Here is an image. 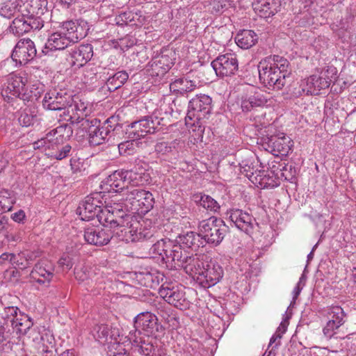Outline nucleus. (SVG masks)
Here are the masks:
<instances>
[{"label": "nucleus", "mask_w": 356, "mask_h": 356, "mask_svg": "<svg viewBox=\"0 0 356 356\" xmlns=\"http://www.w3.org/2000/svg\"><path fill=\"white\" fill-rule=\"evenodd\" d=\"M186 263L185 272L204 288L215 285L223 276L222 268L206 254H192Z\"/></svg>", "instance_id": "obj_1"}, {"label": "nucleus", "mask_w": 356, "mask_h": 356, "mask_svg": "<svg viewBox=\"0 0 356 356\" xmlns=\"http://www.w3.org/2000/svg\"><path fill=\"white\" fill-rule=\"evenodd\" d=\"M289 62L284 57L274 55L262 59L258 65L259 77L266 87L281 90L290 74Z\"/></svg>", "instance_id": "obj_2"}, {"label": "nucleus", "mask_w": 356, "mask_h": 356, "mask_svg": "<svg viewBox=\"0 0 356 356\" xmlns=\"http://www.w3.org/2000/svg\"><path fill=\"white\" fill-rule=\"evenodd\" d=\"M124 227L121 232L117 231L120 240L126 242H135L150 238L154 232L152 220L144 218L141 215L125 214Z\"/></svg>", "instance_id": "obj_3"}, {"label": "nucleus", "mask_w": 356, "mask_h": 356, "mask_svg": "<svg viewBox=\"0 0 356 356\" xmlns=\"http://www.w3.org/2000/svg\"><path fill=\"white\" fill-rule=\"evenodd\" d=\"M211 108L212 99L207 95H197L189 101L186 122L195 126L199 136H202L204 131V124L209 118Z\"/></svg>", "instance_id": "obj_4"}, {"label": "nucleus", "mask_w": 356, "mask_h": 356, "mask_svg": "<svg viewBox=\"0 0 356 356\" xmlns=\"http://www.w3.org/2000/svg\"><path fill=\"white\" fill-rule=\"evenodd\" d=\"M337 70L332 67H328L326 70H322L312 74L309 77L301 80L298 90L294 91L296 97L302 94L317 95L321 90L328 88L331 83L336 79Z\"/></svg>", "instance_id": "obj_5"}, {"label": "nucleus", "mask_w": 356, "mask_h": 356, "mask_svg": "<svg viewBox=\"0 0 356 356\" xmlns=\"http://www.w3.org/2000/svg\"><path fill=\"white\" fill-rule=\"evenodd\" d=\"M154 198L152 193L143 189L135 188L126 193L122 206L131 214H145L153 208Z\"/></svg>", "instance_id": "obj_6"}, {"label": "nucleus", "mask_w": 356, "mask_h": 356, "mask_svg": "<svg viewBox=\"0 0 356 356\" xmlns=\"http://www.w3.org/2000/svg\"><path fill=\"white\" fill-rule=\"evenodd\" d=\"M198 229L204 243L206 242L213 246L220 245L227 232L225 222L215 216L202 220Z\"/></svg>", "instance_id": "obj_7"}, {"label": "nucleus", "mask_w": 356, "mask_h": 356, "mask_svg": "<svg viewBox=\"0 0 356 356\" xmlns=\"http://www.w3.org/2000/svg\"><path fill=\"white\" fill-rule=\"evenodd\" d=\"M86 130L88 135V142L91 146H98L107 143L114 131L111 119L108 118L101 124L100 120L93 118L90 121H83L81 131Z\"/></svg>", "instance_id": "obj_8"}, {"label": "nucleus", "mask_w": 356, "mask_h": 356, "mask_svg": "<svg viewBox=\"0 0 356 356\" xmlns=\"http://www.w3.org/2000/svg\"><path fill=\"white\" fill-rule=\"evenodd\" d=\"M3 82L1 86V95L7 103H11L17 99L25 102L29 98L24 94V87L28 82L24 74H10L3 80Z\"/></svg>", "instance_id": "obj_9"}, {"label": "nucleus", "mask_w": 356, "mask_h": 356, "mask_svg": "<svg viewBox=\"0 0 356 356\" xmlns=\"http://www.w3.org/2000/svg\"><path fill=\"white\" fill-rule=\"evenodd\" d=\"M166 125L165 118L159 116L158 111H155L150 116L132 122L128 131L129 135L134 140H138L148 134H154L159 131L162 127Z\"/></svg>", "instance_id": "obj_10"}, {"label": "nucleus", "mask_w": 356, "mask_h": 356, "mask_svg": "<svg viewBox=\"0 0 356 356\" xmlns=\"http://www.w3.org/2000/svg\"><path fill=\"white\" fill-rule=\"evenodd\" d=\"M128 339L134 352L143 356H162L163 349L158 346V341L152 335H139L138 332H129Z\"/></svg>", "instance_id": "obj_11"}, {"label": "nucleus", "mask_w": 356, "mask_h": 356, "mask_svg": "<svg viewBox=\"0 0 356 356\" xmlns=\"http://www.w3.org/2000/svg\"><path fill=\"white\" fill-rule=\"evenodd\" d=\"M92 334L99 343L110 344L108 347L110 352L127 351L118 341L120 337V330L118 327L104 323L96 325L92 330Z\"/></svg>", "instance_id": "obj_12"}, {"label": "nucleus", "mask_w": 356, "mask_h": 356, "mask_svg": "<svg viewBox=\"0 0 356 356\" xmlns=\"http://www.w3.org/2000/svg\"><path fill=\"white\" fill-rule=\"evenodd\" d=\"M125 214L122 205L117 204L114 208L112 206H106L102 208L97 218L105 227L110 226L109 229H113L112 233L117 236L116 232H121L124 227Z\"/></svg>", "instance_id": "obj_13"}, {"label": "nucleus", "mask_w": 356, "mask_h": 356, "mask_svg": "<svg viewBox=\"0 0 356 356\" xmlns=\"http://www.w3.org/2000/svg\"><path fill=\"white\" fill-rule=\"evenodd\" d=\"M160 296L168 304L181 310H184L190 307V301L186 297L185 289L182 285H172L165 282L159 289Z\"/></svg>", "instance_id": "obj_14"}, {"label": "nucleus", "mask_w": 356, "mask_h": 356, "mask_svg": "<svg viewBox=\"0 0 356 356\" xmlns=\"http://www.w3.org/2000/svg\"><path fill=\"white\" fill-rule=\"evenodd\" d=\"M65 109V120L73 125L81 124L80 129L83 128V121H90L86 118L90 113L91 108L88 102L79 97H71V101Z\"/></svg>", "instance_id": "obj_15"}, {"label": "nucleus", "mask_w": 356, "mask_h": 356, "mask_svg": "<svg viewBox=\"0 0 356 356\" xmlns=\"http://www.w3.org/2000/svg\"><path fill=\"white\" fill-rule=\"evenodd\" d=\"M148 168L147 162L136 159L129 169L124 170L129 185L138 186L149 183L151 176L148 172Z\"/></svg>", "instance_id": "obj_16"}, {"label": "nucleus", "mask_w": 356, "mask_h": 356, "mask_svg": "<svg viewBox=\"0 0 356 356\" xmlns=\"http://www.w3.org/2000/svg\"><path fill=\"white\" fill-rule=\"evenodd\" d=\"M103 208L102 195L99 193L90 194L85 197V200L80 203L76 209V213L79 214L83 220H92L97 218Z\"/></svg>", "instance_id": "obj_17"}, {"label": "nucleus", "mask_w": 356, "mask_h": 356, "mask_svg": "<svg viewBox=\"0 0 356 356\" xmlns=\"http://www.w3.org/2000/svg\"><path fill=\"white\" fill-rule=\"evenodd\" d=\"M175 53L171 49H163L154 56L149 64L148 72L152 76H163L173 65Z\"/></svg>", "instance_id": "obj_18"}, {"label": "nucleus", "mask_w": 356, "mask_h": 356, "mask_svg": "<svg viewBox=\"0 0 356 356\" xmlns=\"http://www.w3.org/2000/svg\"><path fill=\"white\" fill-rule=\"evenodd\" d=\"M211 66L218 76H229L238 70V63L234 54L227 53L218 56L211 62Z\"/></svg>", "instance_id": "obj_19"}, {"label": "nucleus", "mask_w": 356, "mask_h": 356, "mask_svg": "<svg viewBox=\"0 0 356 356\" xmlns=\"http://www.w3.org/2000/svg\"><path fill=\"white\" fill-rule=\"evenodd\" d=\"M36 54L37 50L34 42L29 38H24L17 42L11 56L17 64L24 65L32 60Z\"/></svg>", "instance_id": "obj_20"}, {"label": "nucleus", "mask_w": 356, "mask_h": 356, "mask_svg": "<svg viewBox=\"0 0 356 356\" xmlns=\"http://www.w3.org/2000/svg\"><path fill=\"white\" fill-rule=\"evenodd\" d=\"M191 256H186L183 258V251L181 245L173 241L168 239L167 246L162 261L171 268H183L185 270L186 261Z\"/></svg>", "instance_id": "obj_21"}, {"label": "nucleus", "mask_w": 356, "mask_h": 356, "mask_svg": "<svg viewBox=\"0 0 356 356\" xmlns=\"http://www.w3.org/2000/svg\"><path fill=\"white\" fill-rule=\"evenodd\" d=\"M227 215L238 229L248 234H252L254 227L258 225L255 218L242 209H230L227 211Z\"/></svg>", "instance_id": "obj_22"}, {"label": "nucleus", "mask_w": 356, "mask_h": 356, "mask_svg": "<svg viewBox=\"0 0 356 356\" xmlns=\"http://www.w3.org/2000/svg\"><path fill=\"white\" fill-rule=\"evenodd\" d=\"M65 128L58 127L49 131L44 138H42L33 143L34 149H41L47 152H56L58 149L59 145L63 142V131Z\"/></svg>", "instance_id": "obj_23"}, {"label": "nucleus", "mask_w": 356, "mask_h": 356, "mask_svg": "<svg viewBox=\"0 0 356 356\" xmlns=\"http://www.w3.org/2000/svg\"><path fill=\"white\" fill-rule=\"evenodd\" d=\"M134 327L131 332H138L139 335H152L158 331V318L149 312L140 313L135 317Z\"/></svg>", "instance_id": "obj_24"}, {"label": "nucleus", "mask_w": 356, "mask_h": 356, "mask_svg": "<svg viewBox=\"0 0 356 356\" xmlns=\"http://www.w3.org/2000/svg\"><path fill=\"white\" fill-rule=\"evenodd\" d=\"M60 30L70 43H75L88 35L89 26L84 20L67 21L63 24Z\"/></svg>", "instance_id": "obj_25"}, {"label": "nucleus", "mask_w": 356, "mask_h": 356, "mask_svg": "<svg viewBox=\"0 0 356 356\" xmlns=\"http://www.w3.org/2000/svg\"><path fill=\"white\" fill-rule=\"evenodd\" d=\"M112 230L108 227L92 226L85 229L84 239L88 244L102 246L108 243L112 238Z\"/></svg>", "instance_id": "obj_26"}, {"label": "nucleus", "mask_w": 356, "mask_h": 356, "mask_svg": "<svg viewBox=\"0 0 356 356\" xmlns=\"http://www.w3.org/2000/svg\"><path fill=\"white\" fill-rule=\"evenodd\" d=\"M70 101V95L53 89L45 94L42 100V105L46 109L62 110L67 107Z\"/></svg>", "instance_id": "obj_27"}, {"label": "nucleus", "mask_w": 356, "mask_h": 356, "mask_svg": "<svg viewBox=\"0 0 356 356\" xmlns=\"http://www.w3.org/2000/svg\"><path fill=\"white\" fill-rule=\"evenodd\" d=\"M266 144L275 154L287 155L291 150L293 141L284 133L271 135L266 138Z\"/></svg>", "instance_id": "obj_28"}, {"label": "nucleus", "mask_w": 356, "mask_h": 356, "mask_svg": "<svg viewBox=\"0 0 356 356\" xmlns=\"http://www.w3.org/2000/svg\"><path fill=\"white\" fill-rule=\"evenodd\" d=\"M54 268L47 260H41L37 263L30 276L36 282L48 286L54 277Z\"/></svg>", "instance_id": "obj_29"}, {"label": "nucleus", "mask_w": 356, "mask_h": 356, "mask_svg": "<svg viewBox=\"0 0 356 356\" xmlns=\"http://www.w3.org/2000/svg\"><path fill=\"white\" fill-rule=\"evenodd\" d=\"M129 186L124 169L118 170L108 176L101 187L104 192H119Z\"/></svg>", "instance_id": "obj_30"}, {"label": "nucleus", "mask_w": 356, "mask_h": 356, "mask_svg": "<svg viewBox=\"0 0 356 356\" xmlns=\"http://www.w3.org/2000/svg\"><path fill=\"white\" fill-rule=\"evenodd\" d=\"M93 56V47L90 44H81L70 51L72 66L81 67L86 64Z\"/></svg>", "instance_id": "obj_31"}, {"label": "nucleus", "mask_w": 356, "mask_h": 356, "mask_svg": "<svg viewBox=\"0 0 356 356\" xmlns=\"http://www.w3.org/2000/svg\"><path fill=\"white\" fill-rule=\"evenodd\" d=\"M328 316L330 320L324 327L323 332L327 338L330 339L337 334L335 330L343 323L345 315L341 307L335 306L330 309Z\"/></svg>", "instance_id": "obj_32"}, {"label": "nucleus", "mask_w": 356, "mask_h": 356, "mask_svg": "<svg viewBox=\"0 0 356 356\" xmlns=\"http://www.w3.org/2000/svg\"><path fill=\"white\" fill-rule=\"evenodd\" d=\"M70 42L61 30L51 33L42 49L44 55L52 56L51 52L61 51L67 48Z\"/></svg>", "instance_id": "obj_33"}, {"label": "nucleus", "mask_w": 356, "mask_h": 356, "mask_svg": "<svg viewBox=\"0 0 356 356\" xmlns=\"http://www.w3.org/2000/svg\"><path fill=\"white\" fill-rule=\"evenodd\" d=\"M165 275L157 269H145L136 274L139 284L145 287L155 289L163 280Z\"/></svg>", "instance_id": "obj_34"}, {"label": "nucleus", "mask_w": 356, "mask_h": 356, "mask_svg": "<svg viewBox=\"0 0 356 356\" xmlns=\"http://www.w3.org/2000/svg\"><path fill=\"white\" fill-rule=\"evenodd\" d=\"M40 338L35 337L33 340H40L41 351L43 356H54L55 339L53 334L49 330L44 327L37 328Z\"/></svg>", "instance_id": "obj_35"}, {"label": "nucleus", "mask_w": 356, "mask_h": 356, "mask_svg": "<svg viewBox=\"0 0 356 356\" xmlns=\"http://www.w3.org/2000/svg\"><path fill=\"white\" fill-rule=\"evenodd\" d=\"M268 102V97L261 92L245 94L241 97V106L242 111L248 112L257 107H262Z\"/></svg>", "instance_id": "obj_36"}, {"label": "nucleus", "mask_w": 356, "mask_h": 356, "mask_svg": "<svg viewBox=\"0 0 356 356\" xmlns=\"http://www.w3.org/2000/svg\"><path fill=\"white\" fill-rule=\"evenodd\" d=\"M20 8L19 12L23 15L37 16L43 14L47 1V0H19Z\"/></svg>", "instance_id": "obj_37"}, {"label": "nucleus", "mask_w": 356, "mask_h": 356, "mask_svg": "<svg viewBox=\"0 0 356 356\" xmlns=\"http://www.w3.org/2000/svg\"><path fill=\"white\" fill-rule=\"evenodd\" d=\"M254 12L263 18H268L273 16L277 12L279 3L277 0H258L254 3Z\"/></svg>", "instance_id": "obj_38"}, {"label": "nucleus", "mask_w": 356, "mask_h": 356, "mask_svg": "<svg viewBox=\"0 0 356 356\" xmlns=\"http://www.w3.org/2000/svg\"><path fill=\"white\" fill-rule=\"evenodd\" d=\"M177 243L184 248L197 250L200 246H204V241L200 233L197 234L193 232H187L185 234H180L177 238Z\"/></svg>", "instance_id": "obj_39"}, {"label": "nucleus", "mask_w": 356, "mask_h": 356, "mask_svg": "<svg viewBox=\"0 0 356 356\" xmlns=\"http://www.w3.org/2000/svg\"><path fill=\"white\" fill-rule=\"evenodd\" d=\"M196 87L195 81L190 80L186 77L176 79L170 84V91L181 95L193 91Z\"/></svg>", "instance_id": "obj_40"}, {"label": "nucleus", "mask_w": 356, "mask_h": 356, "mask_svg": "<svg viewBox=\"0 0 356 356\" xmlns=\"http://www.w3.org/2000/svg\"><path fill=\"white\" fill-rule=\"evenodd\" d=\"M257 35L252 30H243L235 37L236 44L241 49H248L256 44Z\"/></svg>", "instance_id": "obj_41"}, {"label": "nucleus", "mask_w": 356, "mask_h": 356, "mask_svg": "<svg viewBox=\"0 0 356 356\" xmlns=\"http://www.w3.org/2000/svg\"><path fill=\"white\" fill-rule=\"evenodd\" d=\"M33 325L31 318L28 315L19 312L15 320H13L11 325L19 334H25Z\"/></svg>", "instance_id": "obj_42"}, {"label": "nucleus", "mask_w": 356, "mask_h": 356, "mask_svg": "<svg viewBox=\"0 0 356 356\" xmlns=\"http://www.w3.org/2000/svg\"><path fill=\"white\" fill-rule=\"evenodd\" d=\"M20 8L19 0H2L0 3V15L6 18H10Z\"/></svg>", "instance_id": "obj_43"}, {"label": "nucleus", "mask_w": 356, "mask_h": 356, "mask_svg": "<svg viewBox=\"0 0 356 356\" xmlns=\"http://www.w3.org/2000/svg\"><path fill=\"white\" fill-rule=\"evenodd\" d=\"M10 32L15 35H20L29 31V25L28 24L26 15H22L16 17L9 26Z\"/></svg>", "instance_id": "obj_44"}, {"label": "nucleus", "mask_w": 356, "mask_h": 356, "mask_svg": "<svg viewBox=\"0 0 356 356\" xmlns=\"http://www.w3.org/2000/svg\"><path fill=\"white\" fill-rule=\"evenodd\" d=\"M129 74L126 71H120L116 72L113 76L107 80V86L109 90H116L120 88L127 81Z\"/></svg>", "instance_id": "obj_45"}, {"label": "nucleus", "mask_w": 356, "mask_h": 356, "mask_svg": "<svg viewBox=\"0 0 356 356\" xmlns=\"http://www.w3.org/2000/svg\"><path fill=\"white\" fill-rule=\"evenodd\" d=\"M15 203V197L12 192L5 189L0 191V211L2 212L10 211Z\"/></svg>", "instance_id": "obj_46"}, {"label": "nucleus", "mask_w": 356, "mask_h": 356, "mask_svg": "<svg viewBox=\"0 0 356 356\" xmlns=\"http://www.w3.org/2000/svg\"><path fill=\"white\" fill-rule=\"evenodd\" d=\"M44 86L39 81L33 83L31 86L29 92L24 87V94L26 95L27 97H29L26 99L25 102H33V100H38V98L41 97V95L44 92Z\"/></svg>", "instance_id": "obj_47"}, {"label": "nucleus", "mask_w": 356, "mask_h": 356, "mask_svg": "<svg viewBox=\"0 0 356 356\" xmlns=\"http://www.w3.org/2000/svg\"><path fill=\"white\" fill-rule=\"evenodd\" d=\"M33 253L29 252H20L15 254V259H13V265H15L21 269L26 268L30 261H33Z\"/></svg>", "instance_id": "obj_48"}, {"label": "nucleus", "mask_w": 356, "mask_h": 356, "mask_svg": "<svg viewBox=\"0 0 356 356\" xmlns=\"http://www.w3.org/2000/svg\"><path fill=\"white\" fill-rule=\"evenodd\" d=\"M199 202L202 207L211 211L217 212L220 209L219 204L209 195H201Z\"/></svg>", "instance_id": "obj_49"}, {"label": "nucleus", "mask_w": 356, "mask_h": 356, "mask_svg": "<svg viewBox=\"0 0 356 356\" xmlns=\"http://www.w3.org/2000/svg\"><path fill=\"white\" fill-rule=\"evenodd\" d=\"M136 140H127L118 145L119 153L121 156H128L134 154L136 149Z\"/></svg>", "instance_id": "obj_50"}, {"label": "nucleus", "mask_w": 356, "mask_h": 356, "mask_svg": "<svg viewBox=\"0 0 356 356\" xmlns=\"http://www.w3.org/2000/svg\"><path fill=\"white\" fill-rule=\"evenodd\" d=\"M168 239H161L155 243L150 248V253L154 257H160L161 259L166 249Z\"/></svg>", "instance_id": "obj_51"}, {"label": "nucleus", "mask_w": 356, "mask_h": 356, "mask_svg": "<svg viewBox=\"0 0 356 356\" xmlns=\"http://www.w3.org/2000/svg\"><path fill=\"white\" fill-rule=\"evenodd\" d=\"M260 184L264 188H275L279 186V179L275 177L273 172H268L261 179Z\"/></svg>", "instance_id": "obj_52"}, {"label": "nucleus", "mask_w": 356, "mask_h": 356, "mask_svg": "<svg viewBox=\"0 0 356 356\" xmlns=\"http://www.w3.org/2000/svg\"><path fill=\"white\" fill-rule=\"evenodd\" d=\"M72 147L70 145H65L56 152H47V156L57 160H62L69 156Z\"/></svg>", "instance_id": "obj_53"}, {"label": "nucleus", "mask_w": 356, "mask_h": 356, "mask_svg": "<svg viewBox=\"0 0 356 356\" xmlns=\"http://www.w3.org/2000/svg\"><path fill=\"white\" fill-rule=\"evenodd\" d=\"M134 16V13L131 11L124 12L116 17V23L120 26L130 25V22L133 20Z\"/></svg>", "instance_id": "obj_54"}, {"label": "nucleus", "mask_w": 356, "mask_h": 356, "mask_svg": "<svg viewBox=\"0 0 356 356\" xmlns=\"http://www.w3.org/2000/svg\"><path fill=\"white\" fill-rule=\"evenodd\" d=\"M19 309L16 307H6L4 309L3 318L6 321V323L10 322L12 324L13 320H15L17 316L19 314Z\"/></svg>", "instance_id": "obj_55"}, {"label": "nucleus", "mask_w": 356, "mask_h": 356, "mask_svg": "<svg viewBox=\"0 0 356 356\" xmlns=\"http://www.w3.org/2000/svg\"><path fill=\"white\" fill-rule=\"evenodd\" d=\"M18 120L22 126L29 127L33 124L35 117L32 114L26 111H24L20 114Z\"/></svg>", "instance_id": "obj_56"}, {"label": "nucleus", "mask_w": 356, "mask_h": 356, "mask_svg": "<svg viewBox=\"0 0 356 356\" xmlns=\"http://www.w3.org/2000/svg\"><path fill=\"white\" fill-rule=\"evenodd\" d=\"M28 24L29 25V31L31 29H40L43 26V24L40 18L37 16L26 15Z\"/></svg>", "instance_id": "obj_57"}, {"label": "nucleus", "mask_w": 356, "mask_h": 356, "mask_svg": "<svg viewBox=\"0 0 356 356\" xmlns=\"http://www.w3.org/2000/svg\"><path fill=\"white\" fill-rule=\"evenodd\" d=\"M58 265L63 270H69L73 266L72 258L67 254L63 255L58 260Z\"/></svg>", "instance_id": "obj_58"}, {"label": "nucleus", "mask_w": 356, "mask_h": 356, "mask_svg": "<svg viewBox=\"0 0 356 356\" xmlns=\"http://www.w3.org/2000/svg\"><path fill=\"white\" fill-rule=\"evenodd\" d=\"M155 149L156 152L163 154L172 151L171 146H170L167 142H161L157 143Z\"/></svg>", "instance_id": "obj_59"}, {"label": "nucleus", "mask_w": 356, "mask_h": 356, "mask_svg": "<svg viewBox=\"0 0 356 356\" xmlns=\"http://www.w3.org/2000/svg\"><path fill=\"white\" fill-rule=\"evenodd\" d=\"M15 259V254L10 252H4L0 255V264H4L9 263L13 265V259Z\"/></svg>", "instance_id": "obj_60"}, {"label": "nucleus", "mask_w": 356, "mask_h": 356, "mask_svg": "<svg viewBox=\"0 0 356 356\" xmlns=\"http://www.w3.org/2000/svg\"><path fill=\"white\" fill-rule=\"evenodd\" d=\"M75 278L80 282H84L88 280V274L81 268H75Z\"/></svg>", "instance_id": "obj_61"}, {"label": "nucleus", "mask_w": 356, "mask_h": 356, "mask_svg": "<svg viewBox=\"0 0 356 356\" xmlns=\"http://www.w3.org/2000/svg\"><path fill=\"white\" fill-rule=\"evenodd\" d=\"M26 218L25 212L20 209L11 215V218L17 222H22Z\"/></svg>", "instance_id": "obj_62"}, {"label": "nucleus", "mask_w": 356, "mask_h": 356, "mask_svg": "<svg viewBox=\"0 0 356 356\" xmlns=\"http://www.w3.org/2000/svg\"><path fill=\"white\" fill-rule=\"evenodd\" d=\"M135 16L134 17L133 20L130 22L129 26H140L143 24L144 17H142L141 15H138V13H134Z\"/></svg>", "instance_id": "obj_63"}, {"label": "nucleus", "mask_w": 356, "mask_h": 356, "mask_svg": "<svg viewBox=\"0 0 356 356\" xmlns=\"http://www.w3.org/2000/svg\"><path fill=\"white\" fill-rule=\"evenodd\" d=\"M60 356H79L77 352L74 349H68L63 352Z\"/></svg>", "instance_id": "obj_64"}]
</instances>
